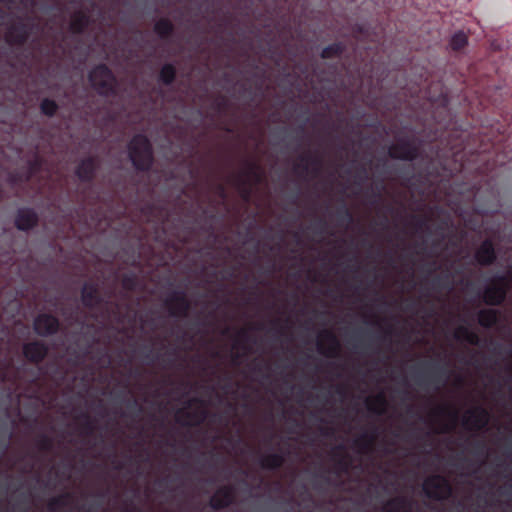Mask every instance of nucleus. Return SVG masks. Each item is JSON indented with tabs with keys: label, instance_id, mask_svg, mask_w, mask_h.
I'll return each mask as SVG.
<instances>
[{
	"label": "nucleus",
	"instance_id": "nucleus-24",
	"mask_svg": "<svg viewBox=\"0 0 512 512\" xmlns=\"http://www.w3.org/2000/svg\"><path fill=\"white\" fill-rule=\"evenodd\" d=\"M20 2L25 5V6H29L31 8L35 7L36 5V1L35 0H20Z\"/></svg>",
	"mask_w": 512,
	"mask_h": 512
},
{
	"label": "nucleus",
	"instance_id": "nucleus-3",
	"mask_svg": "<svg viewBox=\"0 0 512 512\" xmlns=\"http://www.w3.org/2000/svg\"><path fill=\"white\" fill-rule=\"evenodd\" d=\"M392 133L393 140L388 146L390 160H425L422 158L425 141L418 132L409 127H402Z\"/></svg>",
	"mask_w": 512,
	"mask_h": 512
},
{
	"label": "nucleus",
	"instance_id": "nucleus-22",
	"mask_svg": "<svg viewBox=\"0 0 512 512\" xmlns=\"http://www.w3.org/2000/svg\"><path fill=\"white\" fill-rule=\"evenodd\" d=\"M310 136L306 133L305 126L300 125L297 128V146L301 147L304 144H309Z\"/></svg>",
	"mask_w": 512,
	"mask_h": 512
},
{
	"label": "nucleus",
	"instance_id": "nucleus-18",
	"mask_svg": "<svg viewBox=\"0 0 512 512\" xmlns=\"http://www.w3.org/2000/svg\"><path fill=\"white\" fill-rule=\"evenodd\" d=\"M468 44V37L463 31L455 32L449 42L450 48L453 51H461Z\"/></svg>",
	"mask_w": 512,
	"mask_h": 512
},
{
	"label": "nucleus",
	"instance_id": "nucleus-29",
	"mask_svg": "<svg viewBox=\"0 0 512 512\" xmlns=\"http://www.w3.org/2000/svg\"><path fill=\"white\" fill-rule=\"evenodd\" d=\"M95 6H96V3H95L94 1H91V7H92V9H94V8H95Z\"/></svg>",
	"mask_w": 512,
	"mask_h": 512
},
{
	"label": "nucleus",
	"instance_id": "nucleus-31",
	"mask_svg": "<svg viewBox=\"0 0 512 512\" xmlns=\"http://www.w3.org/2000/svg\"><path fill=\"white\" fill-rule=\"evenodd\" d=\"M92 162L90 161H87V162H83V167L86 165V164H91Z\"/></svg>",
	"mask_w": 512,
	"mask_h": 512
},
{
	"label": "nucleus",
	"instance_id": "nucleus-16",
	"mask_svg": "<svg viewBox=\"0 0 512 512\" xmlns=\"http://www.w3.org/2000/svg\"><path fill=\"white\" fill-rule=\"evenodd\" d=\"M346 50V45L343 42H334L324 47L320 53V57L323 59H331L340 57Z\"/></svg>",
	"mask_w": 512,
	"mask_h": 512
},
{
	"label": "nucleus",
	"instance_id": "nucleus-6",
	"mask_svg": "<svg viewBox=\"0 0 512 512\" xmlns=\"http://www.w3.org/2000/svg\"><path fill=\"white\" fill-rule=\"evenodd\" d=\"M127 150V160H155L152 155L151 142L144 134L134 135L127 144Z\"/></svg>",
	"mask_w": 512,
	"mask_h": 512
},
{
	"label": "nucleus",
	"instance_id": "nucleus-4",
	"mask_svg": "<svg viewBox=\"0 0 512 512\" xmlns=\"http://www.w3.org/2000/svg\"><path fill=\"white\" fill-rule=\"evenodd\" d=\"M91 87L100 96L109 97L117 94V79L106 64H98L88 74Z\"/></svg>",
	"mask_w": 512,
	"mask_h": 512
},
{
	"label": "nucleus",
	"instance_id": "nucleus-5",
	"mask_svg": "<svg viewBox=\"0 0 512 512\" xmlns=\"http://www.w3.org/2000/svg\"><path fill=\"white\" fill-rule=\"evenodd\" d=\"M35 24L27 22L22 17H18L17 21L9 24L5 32V42L9 46L22 47L29 40Z\"/></svg>",
	"mask_w": 512,
	"mask_h": 512
},
{
	"label": "nucleus",
	"instance_id": "nucleus-27",
	"mask_svg": "<svg viewBox=\"0 0 512 512\" xmlns=\"http://www.w3.org/2000/svg\"><path fill=\"white\" fill-rule=\"evenodd\" d=\"M212 504H213L214 506H221V505H223V503H219V502L217 501L216 497H214V498H213V500H212Z\"/></svg>",
	"mask_w": 512,
	"mask_h": 512
},
{
	"label": "nucleus",
	"instance_id": "nucleus-21",
	"mask_svg": "<svg viewBox=\"0 0 512 512\" xmlns=\"http://www.w3.org/2000/svg\"><path fill=\"white\" fill-rule=\"evenodd\" d=\"M479 321L484 326H490L496 321V314L492 310L482 312L479 316Z\"/></svg>",
	"mask_w": 512,
	"mask_h": 512
},
{
	"label": "nucleus",
	"instance_id": "nucleus-30",
	"mask_svg": "<svg viewBox=\"0 0 512 512\" xmlns=\"http://www.w3.org/2000/svg\"><path fill=\"white\" fill-rule=\"evenodd\" d=\"M83 160H89V161H92V160H95L94 158L92 157H88V158H84Z\"/></svg>",
	"mask_w": 512,
	"mask_h": 512
},
{
	"label": "nucleus",
	"instance_id": "nucleus-8",
	"mask_svg": "<svg viewBox=\"0 0 512 512\" xmlns=\"http://www.w3.org/2000/svg\"><path fill=\"white\" fill-rule=\"evenodd\" d=\"M381 65L374 58L370 62L364 63L358 68V74L361 80H367L371 84L375 81L377 84L383 80L384 69L381 70Z\"/></svg>",
	"mask_w": 512,
	"mask_h": 512
},
{
	"label": "nucleus",
	"instance_id": "nucleus-20",
	"mask_svg": "<svg viewBox=\"0 0 512 512\" xmlns=\"http://www.w3.org/2000/svg\"><path fill=\"white\" fill-rule=\"evenodd\" d=\"M58 109L56 101L50 98H44L40 103V112L47 117H53Z\"/></svg>",
	"mask_w": 512,
	"mask_h": 512
},
{
	"label": "nucleus",
	"instance_id": "nucleus-7",
	"mask_svg": "<svg viewBox=\"0 0 512 512\" xmlns=\"http://www.w3.org/2000/svg\"><path fill=\"white\" fill-rule=\"evenodd\" d=\"M93 23L89 10L78 9L71 17L69 31L72 34L82 35Z\"/></svg>",
	"mask_w": 512,
	"mask_h": 512
},
{
	"label": "nucleus",
	"instance_id": "nucleus-12",
	"mask_svg": "<svg viewBox=\"0 0 512 512\" xmlns=\"http://www.w3.org/2000/svg\"><path fill=\"white\" fill-rule=\"evenodd\" d=\"M229 108L230 100L228 97L225 95H218L211 103V110L213 111V114L210 116L211 120L225 116Z\"/></svg>",
	"mask_w": 512,
	"mask_h": 512
},
{
	"label": "nucleus",
	"instance_id": "nucleus-17",
	"mask_svg": "<svg viewBox=\"0 0 512 512\" xmlns=\"http://www.w3.org/2000/svg\"><path fill=\"white\" fill-rule=\"evenodd\" d=\"M24 354L33 361H38L46 354L45 347L40 343H31L24 347Z\"/></svg>",
	"mask_w": 512,
	"mask_h": 512
},
{
	"label": "nucleus",
	"instance_id": "nucleus-10",
	"mask_svg": "<svg viewBox=\"0 0 512 512\" xmlns=\"http://www.w3.org/2000/svg\"><path fill=\"white\" fill-rule=\"evenodd\" d=\"M423 487L428 495L435 498H443L449 493L446 482L440 477L426 480Z\"/></svg>",
	"mask_w": 512,
	"mask_h": 512
},
{
	"label": "nucleus",
	"instance_id": "nucleus-13",
	"mask_svg": "<svg viewBox=\"0 0 512 512\" xmlns=\"http://www.w3.org/2000/svg\"><path fill=\"white\" fill-rule=\"evenodd\" d=\"M36 214L28 209H23L18 212L16 218V226L20 230H28L36 224Z\"/></svg>",
	"mask_w": 512,
	"mask_h": 512
},
{
	"label": "nucleus",
	"instance_id": "nucleus-28",
	"mask_svg": "<svg viewBox=\"0 0 512 512\" xmlns=\"http://www.w3.org/2000/svg\"><path fill=\"white\" fill-rule=\"evenodd\" d=\"M320 122H321L320 119H315L314 120V126L320 124Z\"/></svg>",
	"mask_w": 512,
	"mask_h": 512
},
{
	"label": "nucleus",
	"instance_id": "nucleus-2",
	"mask_svg": "<svg viewBox=\"0 0 512 512\" xmlns=\"http://www.w3.org/2000/svg\"><path fill=\"white\" fill-rule=\"evenodd\" d=\"M443 111L448 112L446 107L442 108ZM449 120L445 123L437 121L439 128H444L446 131L441 133L440 136L436 134L431 139L437 140L440 138L441 144L443 145L444 153L442 155L445 160L449 157L452 160H466L469 155H482L489 152L493 147L494 143L491 138L487 137L481 130L468 131L464 129L449 128L450 126V115L447 113ZM438 158L441 156L438 155ZM441 160V159H438Z\"/></svg>",
	"mask_w": 512,
	"mask_h": 512
},
{
	"label": "nucleus",
	"instance_id": "nucleus-9",
	"mask_svg": "<svg viewBox=\"0 0 512 512\" xmlns=\"http://www.w3.org/2000/svg\"><path fill=\"white\" fill-rule=\"evenodd\" d=\"M507 281L505 279L497 280L492 286L488 287L484 294V299L489 304L500 303L506 293Z\"/></svg>",
	"mask_w": 512,
	"mask_h": 512
},
{
	"label": "nucleus",
	"instance_id": "nucleus-14",
	"mask_svg": "<svg viewBox=\"0 0 512 512\" xmlns=\"http://www.w3.org/2000/svg\"><path fill=\"white\" fill-rule=\"evenodd\" d=\"M176 77L177 69L175 65L173 63H165L160 69L158 81L165 86H170Z\"/></svg>",
	"mask_w": 512,
	"mask_h": 512
},
{
	"label": "nucleus",
	"instance_id": "nucleus-33",
	"mask_svg": "<svg viewBox=\"0 0 512 512\" xmlns=\"http://www.w3.org/2000/svg\"><path fill=\"white\" fill-rule=\"evenodd\" d=\"M244 160H245V161H248L249 159H248V158H245Z\"/></svg>",
	"mask_w": 512,
	"mask_h": 512
},
{
	"label": "nucleus",
	"instance_id": "nucleus-1",
	"mask_svg": "<svg viewBox=\"0 0 512 512\" xmlns=\"http://www.w3.org/2000/svg\"><path fill=\"white\" fill-rule=\"evenodd\" d=\"M323 126L315 132L320 149L334 153L335 160H376L372 153L377 144L373 135L365 133L359 124L339 116L336 121L323 117ZM295 160H324L319 157L301 156Z\"/></svg>",
	"mask_w": 512,
	"mask_h": 512
},
{
	"label": "nucleus",
	"instance_id": "nucleus-19",
	"mask_svg": "<svg viewBox=\"0 0 512 512\" xmlns=\"http://www.w3.org/2000/svg\"><path fill=\"white\" fill-rule=\"evenodd\" d=\"M476 258L480 263H489L494 258V251L491 243L485 242L478 250Z\"/></svg>",
	"mask_w": 512,
	"mask_h": 512
},
{
	"label": "nucleus",
	"instance_id": "nucleus-11",
	"mask_svg": "<svg viewBox=\"0 0 512 512\" xmlns=\"http://www.w3.org/2000/svg\"><path fill=\"white\" fill-rule=\"evenodd\" d=\"M34 326L38 334L46 335L55 332L58 323L53 316L41 315L35 320Z\"/></svg>",
	"mask_w": 512,
	"mask_h": 512
},
{
	"label": "nucleus",
	"instance_id": "nucleus-26",
	"mask_svg": "<svg viewBox=\"0 0 512 512\" xmlns=\"http://www.w3.org/2000/svg\"><path fill=\"white\" fill-rule=\"evenodd\" d=\"M223 130H225L226 132H232V128L228 125V124H223Z\"/></svg>",
	"mask_w": 512,
	"mask_h": 512
},
{
	"label": "nucleus",
	"instance_id": "nucleus-32",
	"mask_svg": "<svg viewBox=\"0 0 512 512\" xmlns=\"http://www.w3.org/2000/svg\"><path fill=\"white\" fill-rule=\"evenodd\" d=\"M0 14L1 16H3L4 12L2 11V9H0Z\"/></svg>",
	"mask_w": 512,
	"mask_h": 512
},
{
	"label": "nucleus",
	"instance_id": "nucleus-25",
	"mask_svg": "<svg viewBox=\"0 0 512 512\" xmlns=\"http://www.w3.org/2000/svg\"><path fill=\"white\" fill-rule=\"evenodd\" d=\"M354 31L362 34L363 27L361 25H356V27L354 28Z\"/></svg>",
	"mask_w": 512,
	"mask_h": 512
},
{
	"label": "nucleus",
	"instance_id": "nucleus-23",
	"mask_svg": "<svg viewBox=\"0 0 512 512\" xmlns=\"http://www.w3.org/2000/svg\"><path fill=\"white\" fill-rule=\"evenodd\" d=\"M487 421V417H486V414L482 413L481 412V420L479 422H477L474 427L476 428H480L483 424H485Z\"/></svg>",
	"mask_w": 512,
	"mask_h": 512
},
{
	"label": "nucleus",
	"instance_id": "nucleus-15",
	"mask_svg": "<svg viewBox=\"0 0 512 512\" xmlns=\"http://www.w3.org/2000/svg\"><path fill=\"white\" fill-rule=\"evenodd\" d=\"M154 32L161 39L169 38L174 32V25L168 18H160L154 24Z\"/></svg>",
	"mask_w": 512,
	"mask_h": 512
}]
</instances>
